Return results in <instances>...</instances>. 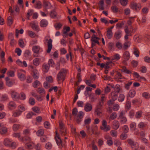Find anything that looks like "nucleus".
<instances>
[{"mask_svg":"<svg viewBox=\"0 0 150 150\" xmlns=\"http://www.w3.org/2000/svg\"><path fill=\"white\" fill-rule=\"evenodd\" d=\"M66 74V71L64 69H61L57 75V78L58 81L62 80L63 81L65 79Z\"/></svg>","mask_w":150,"mask_h":150,"instance_id":"1","label":"nucleus"},{"mask_svg":"<svg viewBox=\"0 0 150 150\" xmlns=\"http://www.w3.org/2000/svg\"><path fill=\"white\" fill-rule=\"evenodd\" d=\"M107 122L106 120H103L102 122V126H100V129L104 132H107L110 129V127L109 125H107Z\"/></svg>","mask_w":150,"mask_h":150,"instance_id":"2","label":"nucleus"},{"mask_svg":"<svg viewBox=\"0 0 150 150\" xmlns=\"http://www.w3.org/2000/svg\"><path fill=\"white\" fill-rule=\"evenodd\" d=\"M130 6L131 8L137 11L140 10L141 8V6L139 4H137L134 2H132Z\"/></svg>","mask_w":150,"mask_h":150,"instance_id":"3","label":"nucleus"},{"mask_svg":"<svg viewBox=\"0 0 150 150\" xmlns=\"http://www.w3.org/2000/svg\"><path fill=\"white\" fill-rule=\"evenodd\" d=\"M72 115L74 116V117L76 120V121L77 123L80 122L81 119L83 117L82 113H72Z\"/></svg>","mask_w":150,"mask_h":150,"instance_id":"4","label":"nucleus"},{"mask_svg":"<svg viewBox=\"0 0 150 150\" xmlns=\"http://www.w3.org/2000/svg\"><path fill=\"white\" fill-rule=\"evenodd\" d=\"M11 96L13 100L14 101H17L20 98V95L14 91H11Z\"/></svg>","mask_w":150,"mask_h":150,"instance_id":"5","label":"nucleus"},{"mask_svg":"<svg viewBox=\"0 0 150 150\" xmlns=\"http://www.w3.org/2000/svg\"><path fill=\"white\" fill-rule=\"evenodd\" d=\"M46 41H48L47 42V47L48 49L47 52V53H50L52 47V40L51 39H50L48 40L47 39H45Z\"/></svg>","mask_w":150,"mask_h":150,"instance_id":"6","label":"nucleus"},{"mask_svg":"<svg viewBox=\"0 0 150 150\" xmlns=\"http://www.w3.org/2000/svg\"><path fill=\"white\" fill-rule=\"evenodd\" d=\"M119 105L117 104H115L114 105L113 108L110 106L108 107V110L110 112H112V110L114 111H116L119 109Z\"/></svg>","mask_w":150,"mask_h":150,"instance_id":"7","label":"nucleus"},{"mask_svg":"<svg viewBox=\"0 0 150 150\" xmlns=\"http://www.w3.org/2000/svg\"><path fill=\"white\" fill-rule=\"evenodd\" d=\"M6 81V85L8 87H11L12 86L14 83L13 80H11L8 77H6L5 78Z\"/></svg>","mask_w":150,"mask_h":150,"instance_id":"8","label":"nucleus"},{"mask_svg":"<svg viewBox=\"0 0 150 150\" xmlns=\"http://www.w3.org/2000/svg\"><path fill=\"white\" fill-rule=\"evenodd\" d=\"M102 104H101V102H99L96 106L95 109V112H101L102 111Z\"/></svg>","mask_w":150,"mask_h":150,"instance_id":"9","label":"nucleus"},{"mask_svg":"<svg viewBox=\"0 0 150 150\" xmlns=\"http://www.w3.org/2000/svg\"><path fill=\"white\" fill-rule=\"evenodd\" d=\"M8 107L9 109L13 110L16 108V103L14 102L11 101L9 102L8 103Z\"/></svg>","mask_w":150,"mask_h":150,"instance_id":"10","label":"nucleus"},{"mask_svg":"<svg viewBox=\"0 0 150 150\" xmlns=\"http://www.w3.org/2000/svg\"><path fill=\"white\" fill-rule=\"evenodd\" d=\"M122 32L120 30H118L115 32L114 36L117 40L119 39L121 37Z\"/></svg>","mask_w":150,"mask_h":150,"instance_id":"11","label":"nucleus"},{"mask_svg":"<svg viewBox=\"0 0 150 150\" xmlns=\"http://www.w3.org/2000/svg\"><path fill=\"white\" fill-rule=\"evenodd\" d=\"M49 67L47 63H44L42 67V69L43 71L45 72H47L49 69Z\"/></svg>","mask_w":150,"mask_h":150,"instance_id":"12","label":"nucleus"},{"mask_svg":"<svg viewBox=\"0 0 150 150\" xmlns=\"http://www.w3.org/2000/svg\"><path fill=\"white\" fill-rule=\"evenodd\" d=\"M92 106L91 104L87 103L85 106L84 109L86 112H89L92 109Z\"/></svg>","mask_w":150,"mask_h":150,"instance_id":"13","label":"nucleus"},{"mask_svg":"<svg viewBox=\"0 0 150 150\" xmlns=\"http://www.w3.org/2000/svg\"><path fill=\"white\" fill-rule=\"evenodd\" d=\"M146 124L143 122H140L138 124V127L142 129H143L146 128L147 126Z\"/></svg>","mask_w":150,"mask_h":150,"instance_id":"14","label":"nucleus"},{"mask_svg":"<svg viewBox=\"0 0 150 150\" xmlns=\"http://www.w3.org/2000/svg\"><path fill=\"white\" fill-rule=\"evenodd\" d=\"M43 6L46 9H50L51 7V4L47 1H44Z\"/></svg>","mask_w":150,"mask_h":150,"instance_id":"15","label":"nucleus"},{"mask_svg":"<svg viewBox=\"0 0 150 150\" xmlns=\"http://www.w3.org/2000/svg\"><path fill=\"white\" fill-rule=\"evenodd\" d=\"M118 93L115 92H112L111 93V97L113 101L117 100V98Z\"/></svg>","mask_w":150,"mask_h":150,"instance_id":"16","label":"nucleus"},{"mask_svg":"<svg viewBox=\"0 0 150 150\" xmlns=\"http://www.w3.org/2000/svg\"><path fill=\"white\" fill-rule=\"evenodd\" d=\"M120 55L118 54H116L113 57H110V59L112 61L119 60L120 58Z\"/></svg>","mask_w":150,"mask_h":150,"instance_id":"17","label":"nucleus"},{"mask_svg":"<svg viewBox=\"0 0 150 150\" xmlns=\"http://www.w3.org/2000/svg\"><path fill=\"white\" fill-rule=\"evenodd\" d=\"M56 141L57 144L58 146L61 145L62 146H63L62 143V141L59 136L57 137H55Z\"/></svg>","mask_w":150,"mask_h":150,"instance_id":"18","label":"nucleus"},{"mask_svg":"<svg viewBox=\"0 0 150 150\" xmlns=\"http://www.w3.org/2000/svg\"><path fill=\"white\" fill-rule=\"evenodd\" d=\"M7 131V128L5 127H3V126L0 128V133L2 135L6 134Z\"/></svg>","mask_w":150,"mask_h":150,"instance_id":"19","label":"nucleus"},{"mask_svg":"<svg viewBox=\"0 0 150 150\" xmlns=\"http://www.w3.org/2000/svg\"><path fill=\"white\" fill-rule=\"evenodd\" d=\"M113 127L115 129H117L119 127V123L117 120H114L113 122Z\"/></svg>","mask_w":150,"mask_h":150,"instance_id":"20","label":"nucleus"},{"mask_svg":"<svg viewBox=\"0 0 150 150\" xmlns=\"http://www.w3.org/2000/svg\"><path fill=\"white\" fill-rule=\"evenodd\" d=\"M11 141L10 139L7 138L4 139L3 143L5 146H10V144H11Z\"/></svg>","mask_w":150,"mask_h":150,"instance_id":"21","label":"nucleus"},{"mask_svg":"<svg viewBox=\"0 0 150 150\" xmlns=\"http://www.w3.org/2000/svg\"><path fill=\"white\" fill-rule=\"evenodd\" d=\"M48 24V22L45 19H43L40 22V25L42 27H46Z\"/></svg>","mask_w":150,"mask_h":150,"instance_id":"22","label":"nucleus"},{"mask_svg":"<svg viewBox=\"0 0 150 150\" xmlns=\"http://www.w3.org/2000/svg\"><path fill=\"white\" fill-rule=\"evenodd\" d=\"M18 78L21 81H24L26 78V77L25 75L21 73L18 72Z\"/></svg>","mask_w":150,"mask_h":150,"instance_id":"23","label":"nucleus"},{"mask_svg":"<svg viewBox=\"0 0 150 150\" xmlns=\"http://www.w3.org/2000/svg\"><path fill=\"white\" fill-rule=\"evenodd\" d=\"M123 57L124 59L128 60L129 58L130 54L128 51H125L124 53Z\"/></svg>","mask_w":150,"mask_h":150,"instance_id":"24","label":"nucleus"},{"mask_svg":"<svg viewBox=\"0 0 150 150\" xmlns=\"http://www.w3.org/2000/svg\"><path fill=\"white\" fill-rule=\"evenodd\" d=\"M106 35L108 39H110L111 38L112 36V32L111 30L110 29L108 30L107 31Z\"/></svg>","mask_w":150,"mask_h":150,"instance_id":"25","label":"nucleus"},{"mask_svg":"<svg viewBox=\"0 0 150 150\" xmlns=\"http://www.w3.org/2000/svg\"><path fill=\"white\" fill-rule=\"evenodd\" d=\"M40 49V47L38 46H34L32 48L33 51L35 53H37L39 52Z\"/></svg>","mask_w":150,"mask_h":150,"instance_id":"26","label":"nucleus"},{"mask_svg":"<svg viewBox=\"0 0 150 150\" xmlns=\"http://www.w3.org/2000/svg\"><path fill=\"white\" fill-rule=\"evenodd\" d=\"M125 31L126 33V34L129 35L130 36L132 35L131 33L133 31H131V30H129V28L127 26H125Z\"/></svg>","mask_w":150,"mask_h":150,"instance_id":"27","label":"nucleus"},{"mask_svg":"<svg viewBox=\"0 0 150 150\" xmlns=\"http://www.w3.org/2000/svg\"><path fill=\"white\" fill-rule=\"evenodd\" d=\"M40 59L38 58L34 59L33 60V64L36 66L39 65L40 64Z\"/></svg>","mask_w":150,"mask_h":150,"instance_id":"28","label":"nucleus"},{"mask_svg":"<svg viewBox=\"0 0 150 150\" xmlns=\"http://www.w3.org/2000/svg\"><path fill=\"white\" fill-rule=\"evenodd\" d=\"M39 74L37 70H34L33 76L35 79H37L39 77Z\"/></svg>","mask_w":150,"mask_h":150,"instance_id":"29","label":"nucleus"},{"mask_svg":"<svg viewBox=\"0 0 150 150\" xmlns=\"http://www.w3.org/2000/svg\"><path fill=\"white\" fill-rule=\"evenodd\" d=\"M131 107V103L129 101H127L125 105V108L126 112H127V110H128Z\"/></svg>","mask_w":150,"mask_h":150,"instance_id":"30","label":"nucleus"},{"mask_svg":"<svg viewBox=\"0 0 150 150\" xmlns=\"http://www.w3.org/2000/svg\"><path fill=\"white\" fill-rule=\"evenodd\" d=\"M127 141L128 143L131 146H135L136 145V143L134 141L131 139H128Z\"/></svg>","mask_w":150,"mask_h":150,"instance_id":"31","label":"nucleus"},{"mask_svg":"<svg viewBox=\"0 0 150 150\" xmlns=\"http://www.w3.org/2000/svg\"><path fill=\"white\" fill-rule=\"evenodd\" d=\"M125 98V96L123 94H120L118 97V100L119 102H122L124 100Z\"/></svg>","mask_w":150,"mask_h":150,"instance_id":"32","label":"nucleus"},{"mask_svg":"<svg viewBox=\"0 0 150 150\" xmlns=\"http://www.w3.org/2000/svg\"><path fill=\"white\" fill-rule=\"evenodd\" d=\"M30 141V139L28 137H25L22 139V141L24 142H28Z\"/></svg>","mask_w":150,"mask_h":150,"instance_id":"33","label":"nucleus"},{"mask_svg":"<svg viewBox=\"0 0 150 150\" xmlns=\"http://www.w3.org/2000/svg\"><path fill=\"white\" fill-rule=\"evenodd\" d=\"M31 55V52L29 50H26L25 51L24 55L27 59H28Z\"/></svg>","mask_w":150,"mask_h":150,"instance_id":"34","label":"nucleus"},{"mask_svg":"<svg viewBox=\"0 0 150 150\" xmlns=\"http://www.w3.org/2000/svg\"><path fill=\"white\" fill-rule=\"evenodd\" d=\"M133 105H138L140 104L141 102H140L138 99H135L132 101Z\"/></svg>","mask_w":150,"mask_h":150,"instance_id":"35","label":"nucleus"},{"mask_svg":"<svg viewBox=\"0 0 150 150\" xmlns=\"http://www.w3.org/2000/svg\"><path fill=\"white\" fill-rule=\"evenodd\" d=\"M122 71L125 72L127 74H130L132 73V72L130 70H128L125 67H124L121 69Z\"/></svg>","mask_w":150,"mask_h":150,"instance_id":"36","label":"nucleus"},{"mask_svg":"<svg viewBox=\"0 0 150 150\" xmlns=\"http://www.w3.org/2000/svg\"><path fill=\"white\" fill-rule=\"evenodd\" d=\"M135 91L134 90H131L130 91L129 95L131 98H133L135 96Z\"/></svg>","mask_w":150,"mask_h":150,"instance_id":"37","label":"nucleus"},{"mask_svg":"<svg viewBox=\"0 0 150 150\" xmlns=\"http://www.w3.org/2000/svg\"><path fill=\"white\" fill-rule=\"evenodd\" d=\"M32 110L35 112H41L40 109L37 106H35L32 108Z\"/></svg>","mask_w":150,"mask_h":150,"instance_id":"38","label":"nucleus"},{"mask_svg":"<svg viewBox=\"0 0 150 150\" xmlns=\"http://www.w3.org/2000/svg\"><path fill=\"white\" fill-rule=\"evenodd\" d=\"M50 15L51 18H54L57 16V13L55 11H52L51 12Z\"/></svg>","mask_w":150,"mask_h":150,"instance_id":"39","label":"nucleus"},{"mask_svg":"<svg viewBox=\"0 0 150 150\" xmlns=\"http://www.w3.org/2000/svg\"><path fill=\"white\" fill-rule=\"evenodd\" d=\"M111 9L114 13H117L118 11V8L115 5H112L111 7Z\"/></svg>","mask_w":150,"mask_h":150,"instance_id":"40","label":"nucleus"},{"mask_svg":"<svg viewBox=\"0 0 150 150\" xmlns=\"http://www.w3.org/2000/svg\"><path fill=\"white\" fill-rule=\"evenodd\" d=\"M120 86L119 85H116L115 87L114 92L118 93L120 90Z\"/></svg>","mask_w":150,"mask_h":150,"instance_id":"41","label":"nucleus"},{"mask_svg":"<svg viewBox=\"0 0 150 150\" xmlns=\"http://www.w3.org/2000/svg\"><path fill=\"white\" fill-rule=\"evenodd\" d=\"M35 8L38 9H40L42 7V4L41 2L40 1H38L36 4L35 5Z\"/></svg>","mask_w":150,"mask_h":150,"instance_id":"42","label":"nucleus"},{"mask_svg":"<svg viewBox=\"0 0 150 150\" xmlns=\"http://www.w3.org/2000/svg\"><path fill=\"white\" fill-rule=\"evenodd\" d=\"M18 108L19 110L21 112L25 111L26 110V108L24 106L22 105H19L18 107Z\"/></svg>","mask_w":150,"mask_h":150,"instance_id":"43","label":"nucleus"},{"mask_svg":"<svg viewBox=\"0 0 150 150\" xmlns=\"http://www.w3.org/2000/svg\"><path fill=\"white\" fill-rule=\"evenodd\" d=\"M29 103L31 105H34L35 103V99L33 98H30L29 100Z\"/></svg>","mask_w":150,"mask_h":150,"instance_id":"44","label":"nucleus"},{"mask_svg":"<svg viewBox=\"0 0 150 150\" xmlns=\"http://www.w3.org/2000/svg\"><path fill=\"white\" fill-rule=\"evenodd\" d=\"M114 47V44L112 42H110L108 43V48L110 50H113Z\"/></svg>","mask_w":150,"mask_h":150,"instance_id":"45","label":"nucleus"},{"mask_svg":"<svg viewBox=\"0 0 150 150\" xmlns=\"http://www.w3.org/2000/svg\"><path fill=\"white\" fill-rule=\"evenodd\" d=\"M126 133H123L120 136V137L121 139L124 140L126 139L127 137V135Z\"/></svg>","mask_w":150,"mask_h":150,"instance_id":"46","label":"nucleus"},{"mask_svg":"<svg viewBox=\"0 0 150 150\" xmlns=\"http://www.w3.org/2000/svg\"><path fill=\"white\" fill-rule=\"evenodd\" d=\"M130 127L131 129L133 130L134 131L135 130L136 128V125L135 123H133L130 124Z\"/></svg>","mask_w":150,"mask_h":150,"instance_id":"47","label":"nucleus"},{"mask_svg":"<svg viewBox=\"0 0 150 150\" xmlns=\"http://www.w3.org/2000/svg\"><path fill=\"white\" fill-rule=\"evenodd\" d=\"M13 23V20L12 17L9 16L8 18V24L9 25H11Z\"/></svg>","mask_w":150,"mask_h":150,"instance_id":"48","label":"nucleus"},{"mask_svg":"<svg viewBox=\"0 0 150 150\" xmlns=\"http://www.w3.org/2000/svg\"><path fill=\"white\" fill-rule=\"evenodd\" d=\"M40 82L38 81H35L33 83V86L35 88H36L38 86H39L40 85Z\"/></svg>","mask_w":150,"mask_h":150,"instance_id":"49","label":"nucleus"},{"mask_svg":"<svg viewBox=\"0 0 150 150\" xmlns=\"http://www.w3.org/2000/svg\"><path fill=\"white\" fill-rule=\"evenodd\" d=\"M54 62L53 59H51L49 60L48 62V65L49 66L53 67Z\"/></svg>","mask_w":150,"mask_h":150,"instance_id":"50","label":"nucleus"},{"mask_svg":"<svg viewBox=\"0 0 150 150\" xmlns=\"http://www.w3.org/2000/svg\"><path fill=\"white\" fill-rule=\"evenodd\" d=\"M44 131L42 129H40L38 130L37 132V134L38 136H41L44 134Z\"/></svg>","mask_w":150,"mask_h":150,"instance_id":"51","label":"nucleus"},{"mask_svg":"<svg viewBox=\"0 0 150 150\" xmlns=\"http://www.w3.org/2000/svg\"><path fill=\"white\" fill-rule=\"evenodd\" d=\"M132 81H129L125 85V88L129 90V88L130 86L132 84Z\"/></svg>","mask_w":150,"mask_h":150,"instance_id":"52","label":"nucleus"},{"mask_svg":"<svg viewBox=\"0 0 150 150\" xmlns=\"http://www.w3.org/2000/svg\"><path fill=\"white\" fill-rule=\"evenodd\" d=\"M21 50L19 48H17L15 50V52L17 53L18 56H20L21 53Z\"/></svg>","mask_w":150,"mask_h":150,"instance_id":"53","label":"nucleus"},{"mask_svg":"<svg viewBox=\"0 0 150 150\" xmlns=\"http://www.w3.org/2000/svg\"><path fill=\"white\" fill-rule=\"evenodd\" d=\"M32 28L34 30H37L38 29V25L35 24L34 22H33L32 23Z\"/></svg>","mask_w":150,"mask_h":150,"instance_id":"54","label":"nucleus"},{"mask_svg":"<svg viewBox=\"0 0 150 150\" xmlns=\"http://www.w3.org/2000/svg\"><path fill=\"white\" fill-rule=\"evenodd\" d=\"M142 96L146 99H148L150 98V95L147 92H144L142 94Z\"/></svg>","mask_w":150,"mask_h":150,"instance_id":"55","label":"nucleus"},{"mask_svg":"<svg viewBox=\"0 0 150 150\" xmlns=\"http://www.w3.org/2000/svg\"><path fill=\"white\" fill-rule=\"evenodd\" d=\"M130 46V44L129 42H126L124 44V45L123 49L124 50H125Z\"/></svg>","mask_w":150,"mask_h":150,"instance_id":"56","label":"nucleus"},{"mask_svg":"<svg viewBox=\"0 0 150 150\" xmlns=\"http://www.w3.org/2000/svg\"><path fill=\"white\" fill-rule=\"evenodd\" d=\"M17 62L19 65H20V64H22V63H23V65L25 67H27V64L26 63V62L25 61H23V63H22L21 61L19 60H18L17 61Z\"/></svg>","mask_w":150,"mask_h":150,"instance_id":"57","label":"nucleus"},{"mask_svg":"<svg viewBox=\"0 0 150 150\" xmlns=\"http://www.w3.org/2000/svg\"><path fill=\"white\" fill-rule=\"evenodd\" d=\"M8 75L11 77H13L14 76V72L12 71H8L7 73Z\"/></svg>","mask_w":150,"mask_h":150,"instance_id":"58","label":"nucleus"},{"mask_svg":"<svg viewBox=\"0 0 150 150\" xmlns=\"http://www.w3.org/2000/svg\"><path fill=\"white\" fill-rule=\"evenodd\" d=\"M38 92L41 94H43L45 93V91L44 89L42 88H39L38 90Z\"/></svg>","mask_w":150,"mask_h":150,"instance_id":"59","label":"nucleus"},{"mask_svg":"<svg viewBox=\"0 0 150 150\" xmlns=\"http://www.w3.org/2000/svg\"><path fill=\"white\" fill-rule=\"evenodd\" d=\"M20 127V125L18 124H14L13 126V129L14 131H16Z\"/></svg>","mask_w":150,"mask_h":150,"instance_id":"60","label":"nucleus"},{"mask_svg":"<svg viewBox=\"0 0 150 150\" xmlns=\"http://www.w3.org/2000/svg\"><path fill=\"white\" fill-rule=\"evenodd\" d=\"M44 125L45 128L47 129L50 128V124L49 122L48 121H46L44 122Z\"/></svg>","mask_w":150,"mask_h":150,"instance_id":"61","label":"nucleus"},{"mask_svg":"<svg viewBox=\"0 0 150 150\" xmlns=\"http://www.w3.org/2000/svg\"><path fill=\"white\" fill-rule=\"evenodd\" d=\"M59 127L60 129H65L64 125L62 121H60L59 122Z\"/></svg>","mask_w":150,"mask_h":150,"instance_id":"62","label":"nucleus"},{"mask_svg":"<svg viewBox=\"0 0 150 150\" xmlns=\"http://www.w3.org/2000/svg\"><path fill=\"white\" fill-rule=\"evenodd\" d=\"M19 45L21 47H24V42L23 40L21 39H20L19 40Z\"/></svg>","mask_w":150,"mask_h":150,"instance_id":"63","label":"nucleus"},{"mask_svg":"<svg viewBox=\"0 0 150 150\" xmlns=\"http://www.w3.org/2000/svg\"><path fill=\"white\" fill-rule=\"evenodd\" d=\"M91 119L90 118H88L85 120L84 123L86 125H89L91 122Z\"/></svg>","mask_w":150,"mask_h":150,"instance_id":"64","label":"nucleus"}]
</instances>
